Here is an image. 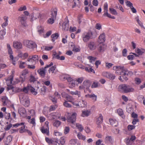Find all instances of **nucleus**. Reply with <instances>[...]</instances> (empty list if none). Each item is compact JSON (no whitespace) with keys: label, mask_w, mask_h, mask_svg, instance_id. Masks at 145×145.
Segmentation results:
<instances>
[{"label":"nucleus","mask_w":145,"mask_h":145,"mask_svg":"<svg viewBox=\"0 0 145 145\" xmlns=\"http://www.w3.org/2000/svg\"><path fill=\"white\" fill-rule=\"evenodd\" d=\"M22 93L19 95V98L20 102L25 107H28L30 103V100L29 97L27 95L28 91H21Z\"/></svg>","instance_id":"f257e3e1"},{"label":"nucleus","mask_w":145,"mask_h":145,"mask_svg":"<svg viewBox=\"0 0 145 145\" xmlns=\"http://www.w3.org/2000/svg\"><path fill=\"white\" fill-rule=\"evenodd\" d=\"M116 73L122 75L123 77L130 74L131 72L128 71L126 68L119 66L118 68L116 71Z\"/></svg>","instance_id":"f03ea898"},{"label":"nucleus","mask_w":145,"mask_h":145,"mask_svg":"<svg viewBox=\"0 0 145 145\" xmlns=\"http://www.w3.org/2000/svg\"><path fill=\"white\" fill-rule=\"evenodd\" d=\"M93 33L91 31L84 33L82 35V37L83 41L85 42H87L92 38Z\"/></svg>","instance_id":"7ed1b4c3"},{"label":"nucleus","mask_w":145,"mask_h":145,"mask_svg":"<svg viewBox=\"0 0 145 145\" xmlns=\"http://www.w3.org/2000/svg\"><path fill=\"white\" fill-rule=\"evenodd\" d=\"M13 80V76H10L5 79L6 83L7 85V89L8 90H12L14 91V87L11 84Z\"/></svg>","instance_id":"20e7f679"},{"label":"nucleus","mask_w":145,"mask_h":145,"mask_svg":"<svg viewBox=\"0 0 145 145\" xmlns=\"http://www.w3.org/2000/svg\"><path fill=\"white\" fill-rule=\"evenodd\" d=\"M103 9L104 13L103 14V16L107 17L109 18H111L112 19H115V18L114 16H112L110 14L108 13V4L107 3H106L104 4Z\"/></svg>","instance_id":"39448f33"},{"label":"nucleus","mask_w":145,"mask_h":145,"mask_svg":"<svg viewBox=\"0 0 145 145\" xmlns=\"http://www.w3.org/2000/svg\"><path fill=\"white\" fill-rule=\"evenodd\" d=\"M49 122L48 121L45 122L43 126L41 128L40 131L43 134H46L47 136L49 135V132L48 127Z\"/></svg>","instance_id":"423d86ee"},{"label":"nucleus","mask_w":145,"mask_h":145,"mask_svg":"<svg viewBox=\"0 0 145 145\" xmlns=\"http://www.w3.org/2000/svg\"><path fill=\"white\" fill-rule=\"evenodd\" d=\"M27 17L24 15H22L18 18V20L20 23L23 27H26L27 26L26 22Z\"/></svg>","instance_id":"0eeeda50"},{"label":"nucleus","mask_w":145,"mask_h":145,"mask_svg":"<svg viewBox=\"0 0 145 145\" xmlns=\"http://www.w3.org/2000/svg\"><path fill=\"white\" fill-rule=\"evenodd\" d=\"M39 59V58L37 55H34L29 56L27 60L31 64L35 65L36 63L38 61Z\"/></svg>","instance_id":"6e6552de"},{"label":"nucleus","mask_w":145,"mask_h":145,"mask_svg":"<svg viewBox=\"0 0 145 145\" xmlns=\"http://www.w3.org/2000/svg\"><path fill=\"white\" fill-rule=\"evenodd\" d=\"M53 65V63L51 62L50 64L47 65L44 68H42L38 70L37 72L41 76H44L45 74L46 69L51 66Z\"/></svg>","instance_id":"1a4fd4ad"},{"label":"nucleus","mask_w":145,"mask_h":145,"mask_svg":"<svg viewBox=\"0 0 145 145\" xmlns=\"http://www.w3.org/2000/svg\"><path fill=\"white\" fill-rule=\"evenodd\" d=\"M26 46L29 48H33L36 47L37 45L35 43L31 40H27L25 42Z\"/></svg>","instance_id":"9d476101"},{"label":"nucleus","mask_w":145,"mask_h":145,"mask_svg":"<svg viewBox=\"0 0 145 145\" xmlns=\"http://www.w3.org/2000/svg\"><path fill=\"white\" fill-rule=\"evenodd\" d=\"M76 114L74 112L71 115H69L67 117V121L68 122L73 123L76 120Z\"/></svg>","instance_id":"9b49d317"},{"label":"nucleus","mask_w":145,"mask_h":145,"mask_svg":"<svg viewBox=\"0 0 145 145\" xmlns=\"http://www.w3.org/2000/svg\"><path fill=\"white\" fill-rule=\"evenodd\" d=\"M114 138L112 136L107 135L105 137V142L106 144L112 145L114 143Z\"/></svg>","instance_id":"f8f14e48"},{"label":"nucleus","mask_w":145,"mask_h":145,"mask_svg":"<svg viewBox=\"0 0 145 145\" xmlns=\"http://www.w3.org/2000/svg\"><path fill=\"white\" fill-rule=\"evenodd\" d=\"M118 89L122 91H131L130 86L124 84L120 85L118 86Z\"/></svg>","instance_id":"ddd939ff"},{"label":"nucleus","mask_w":145,"mask_h":145,"mask_svg":"<svg viewBox=\"0 0 145 145\" xmlns=\"http://www.w3.org/2000/svg\"><path fill=\"white\" fill-rule=\"evenodd\" d=\"M28 73V71L26 69H25L22 72L20 78V81L22 82H24L25 79L26 75Z\"/></svg>","instance_id":"4468645a"},{"label":"nucleus","mask_w":145,"mask_h":145,"mask_svg":"<svg viewBox=\"0 0 145 145\" xmlns=\"http://www.w3.org/2000/svg\"><path fill=\"white\" fill-rule=\"evenodd\" d=\"M105 40V34L104 33H103L99 36L98 42L99 44H101L104 42Z\"/></svg>","instance_id":"2eb2a0df"},{"label":"nucleus","mask_w":145,"mask_h":145,"mask_svg":"<svg viewBox=\"0 0 145 145\" xmlns=\"http://www.w3.org/2000/svg\"><path fill=\"white\" fill-rule=\"evenodd\" d=\"M91 86L90 83L89 81H84L83 83V88L84 90H88Z\"/></svg>","instance_id":"dca6fc26"},{"label":"nucleus","mask_w":145,"mask_h":145,"mask_svg":"<svg viewBox=\"0 0 145 145\" xmlns=\"http://www.w3.org/2000/svg\"><path fill=\"white\" fill-rule=\"evenodd\" d=\"M88 47L91 50H95L96 48V46L94 42H90L88 43Z\"/></svg>","instance_id":"f3484780"},{"label":"nucleus","mask_w":145,"mask_h":145,"mask_svg":"<svg viewBox=\"0 0 145 145\" xmlns=\"http://www.w3.org/2000/svg\"><path fill=\"white\" fill-rule=\"evenodd\" d=\"M57 113L53 112L50 113L48 116V118L50 120H53L58 117Z\"/></svg>","instance_id":"a211bd4d"},{"label":"nucleus","mask_w":145,"mask_h":145,"mask_svg":"<svg viewBox=\"0 0 145 145\" xmlns=\"http://www.w3.org/2000/svg\"><path fill=\"white\" fill-rule=\"evenodd\" d=\"M7 48L8 49V54H10L9 57L10 59H13V56L12 55L13 54V52L10 46V45L9 44H7Z\"/></svg>","instance_id":"6ab92c4d"},{"label":"nucleus","mask_w":145,"mask_h":145,"mask_svg":"<svg viewBox=\"0 0 145 145\" xmlns=\"http://www.w3.org/2000/svg\"><path fill=\"white\" fill-rule=\"evenodd\" d=\"M105 48L106 46L105 45L100 44L98 45L97 49L99 52H103L105 50Z\"/></svg>","instance_id":"aec40b11"},{"label":"nucleus","mask_w":145,"mask_h":145,"mask_svg":"<svg viewBox=\"0 0 145 145\" xmlns=\"http://www.w3.org/2000/svg\"><path fill=\"white\" fill-rule=\"evenodd\" d=\"M13 46L15 48L17 49H20L22 47V43L20 42H14Z\"/></svg>","instance_id":"412c9836"},{"label":"nucleus","mask_w":145,"mask_h":145,"mask_svg":"<svg viewBox=\"0 0 145 145\" xmlns=\"http://www.w3.org/2000/svg\"><path fill=\"white\" fill-rule=\"evenodd\" d=\"M109 121L110 124L113 126L116 127L118 125V121L115 119H110Z\"/></svg>","instance_id":"4be33fe9"},{"label":"nucleus","mask_w":145,"mask_h":145,"mask_svg":"<svg viewBox=\"0 0 145 145\" xmlns=\"http://www.w3.org/2000/svg\"><path fill=\"white\" fill-rule=\"evenodd\" d=\"M117 113L123 119L125 118V116L124 114V112L123 110L120 108H119L117 109Z\"/></svg>","instance_id":"5701e85b"},{"label":"nucleus","mask_w":145,"mask_h":145,"mask_svg":"<svg viewBox=\"0 0 145 145\" xmlns=\"http://www.w3.org/2000/svg\"><path fill=\"white\" fill-rule=\"evenodd\" d=\"M79 107H86L87 106V103L84 100L81 99L80 100L79 102Z\"/></svg>","instance_id":"b1692460"},{"label":"nucleus","mask_w":145,"mask_h":145,"mask_svg":"<svg viewBox=\"0 0 145 145\" xmlns=\"http://www.w3.org/2000/svg\"><path fill=\"white\" fill-rule=\"evenodd\" d=\"M103 118L101 114L99 115V116L98 118H97L96 121V124L99 125L101 123L103 122Z\"/></svg>","instance_id":"393cba45"},{"label":"nucleus","mask_w":145,"mask_h":145,"mask_svg":"<svg viewBox=\"0 0 145 145\" xmlns=\"http://www.w3.org/2000/svg\"><path fill=\"white\" fill-rule=\"evenodd\" d=\"M61 77L64 79H66L69 83L71 82L72 80H75L73 79L69 75H62Z\"/></svg>","instance_id":"a878e982"},{"label":"nucleus","mask_w":145,"mask_h":145,"mask_svg":"<svg viewBox=\"0 0 145 145\" xmlns=\"http://www.w3.org/2000/svg\"><path fill=\"white\" fill-rule=\"evenodd\" d=\"M3 19L5 22L1 25V26L3 28L5 27L8 25V17L5 16L4 17Z\"/></svg>","instance_id":"bb28decb"},{"label":"nucleus","mask_w":145,"mask_h":145,"mask_svg":"<svg viewBox=\"0 0 145 145\" xmlns=\"http://www.w3.org/2000/svg\"><path fill=\"white\" fill-rule=\"evenodd\" d=\"M69 21L67 22H64L62 24V29L64 30L67 31L69 27Z\"/></svg>","instance_id":"cd10ccee"},{"label":"nucleus","mask_w":145,"mask_h":145,"mask_svg":"<svg viewBox=\"0 0 145 145\" xmlns=\"http://www.w3.org/2000/svg\"><path fill=\"white\" fill-rule=\"evenodd\" d=\"M57 13V10L56 8H54L52 9L51 11V16L53 18H56Z\"/></svg>","instance_id":"c85d7f7f"},{"label":"nucleus","mask_w":145,"mask_h":145,"mask_svg":"<svg viewBox=\"0 0 145 145\" xmlns=\"http://www.w3.org/2000/svg\"><path fill=\"white\" fill-rule=\"evenodd\" d=\"M6 34L5 29L1 30L0 31V40H3L4 39V36Z\"/></svg>","instance_id":"c756f323"},{"label":"nucleus","mask_w":145,"mask_h":145,"mask_svg":"<svg viewBox=\"0 0 145 145\" xmlns=\"http://www.w3.org/2000/svg\"><path fill=\"white\" fill-rule=\"evenodd\" d=\"M91 111L90 110H86L82 111V116L83 117H87L90 114Z\"/></svg>","instance_id":"7c9ffc66"},{"label":"nucleus","mask_w":145,"mask_h":145,"mask_svg":"<svg viewBox=\"0 0 145 145\" xmlns=\"http://www.w3.org/2000/svg\"><path fill=\"white\" fill-rule=\"evenodd\" d=\"M22 91H34L35 89L29 84H28L26 87H24Z\"/></svg>","instance_id":"2f4dec72"},{"label":"nucleus","mask_w":145,"mask_h":145,"mask_svg":"<svg viewBox=\"0 0 145 145\" xmlns=\"http://www.w3.org/2000/svg\"><path fill=\"white\" fill-rule=\"evenodd\" d=\"M37 78L32 74L31 75L29 76V81L31 83H34L35 82L37 81Z\"/></svg>","instance_id":"473e14b6"},{"label":"nucleus","mask_w":145,"mask_h":145,"mask_svg":"<svg viewBox=\"0 0 145 145\" xmlns=\"http://www.w3.org/2000/svg\"><path fill=\"white\" fill-rule=\"evenodd\" d=\"M37 31L41 35L44 32V28L41 26H38L37 28Z\"/></svg>","instance_id":"72a5a7b5"},{"label":"nucleus","mask_w":145,"mask_h":145,"mask_svg":"<svg viewBox=\"0 0 145 145\" xmlns=\"http://www.w3.org/2000/svg\"><path fill=\"white\" fill-rule=\"evenodd\" d=\"M77 134V136L79 140H84L86 139V137L82 135L81 133L78 132Z\"/></svg>","instance_id":"f704fd0d"},{"label":"nucleus","mask_w":145,"mask_h":145,"mask_svg":"<svg viewBox=\"0 0 145 145\" xmlns=\"http://www.w3.org/2000/svg\"><path fill=\"white\" fill-rule=\"evenodd\" d=\"M3 105V106H5L7 105V103L8 101V99L6 96H3L1 97Z\"/></svg>","instance_id":"c9c22d12"},{"label":"nucleus","mask_w":145,"mask_h":145,"mask_svg":"<svg viewBox=\"0 0 145 145\" xmlns=\"http://www.w3.org/2000/svg\"><path fill=\"white\" fill-rule=\"evenodd\" d=\"M87 96H88V97H89L91 98L94 102L97 100V96L94 94H88L87 95Z\"/></svg>","instance_id":"e433bc0d"},{"label":"nucleus","mask_w":145,"mask_h":145,"mask_svg":"<svg viewBox=\"0 0 145 145\" xmlns=\"http://www.w3.org/2000/svg\"><path fill=\"white\" fill-rule=\"evenodd\" d=\"M56 68V65L52 66V67L49 68L48 72L49 73L52 72V73L56 74V71L55 72V70Z\"/></svg>","instance_id":"4c0bfd02"},{"label":"nucleus","mask_w":145,"mask_h":145,"mask_svg":"<svg viewBox=\"0 0 145 145\" xmlns=\"http://www.w3.org/2000/svg\"><path fill=\"white\" fill-rule=\"evenodd\" d=\"M59 37V35L58 33H55L51 35V37L52 38V41L54 42L55 40L57 39Z\"/></svg>","instance_id":"58836bf2"},{"label":"nucleus","mask_w":145,"mask_h":145,"mask_svg":"<svg viewBox=\"0 0 145 145\" xmlns=\"http://www.w3.org/2000/svg\"><path fill=\"white\" fill-rule=\"evenodd\" d=\"M109 10L110 13L113 15H118V13L116 10L114 8H109Z\"/></svg>","instance_id":"ea45409f"},{"label":"nucleus","mask_w":145,"mask_h":145,"mask_svg":"<svg viewBox=\"0 0 145 145\" xmlns=\"http://www.w3.org/2000/svg\"><path fill=\"white\" fill-rule=\"evenodd\" d=\"M76 82V80H72L71 82L69 83V86L70 88H72L74 87L75 85V83Z\"/></svg>","instance_id":"a19ab883"},{"label":"nucleus","mask_w":145,"mask_h":145,"mask_svg":"<svg viewBox=\"0 0 145 145\" xmlns=\"http://www.w3.org/2000/svg\"><path fill=\"white\" fill-rule=\"evenodd\" d=\"M105 64L106 67L108 69L110 68L114 65L113 64L107 62H105Z\"/></svg>","instance_id":"79ce46f5"},{"label":"nucleus","mask_w":145,"mask_h":145,"mask_svg":"<svg viewBox=\"0 0 145 145\" xmlns=\"http://www.w3.org/2000/svg\"><path fill=\"white\" fill-rule=\"evenodd\" d=\"M71 93L72 95H77L78 97H80V91H71Z\"/></svg>","instance_id":"37998d69"},{"label":"nucleus","mask_w":145,"mask_h":145,"mask_svg":"<svg viewBox=\"0 0 145 145\" xmlns=\"http://www.w3.org/2000/svg\"><path fill=\"white\" fill-rule=\"evenodd\" d=\"M57 105H52L50 107L49 111L50 112L54 111L57 108Z\"/></svg>","instance_id":"c03bdc74"},{"label":"nucleus","mask_w":145,"mask_h":145,"mask_svg":"<svg viewBox=\"0 0 145 145\" xmlns=\"http://www.w3.org/2000/svg\"><path fill=\"white\" fill-rule=\"evenodd\" d=\"M28 121L30 124L33 125V126L35 125V118H32L31 119L28 120Z\"/></svg>","instance_id":"a18cd8bd"},{"label":"nucleus","mask_w":145,"mask_h":145,"mask_svg":"<svg viewBox=\"0 0 145 145\" xmlns=\"http://www.w3.org/2000/svg\"><path fill=\"white\" fill-rule=\"evenodd\" d=\"M28 113L29 115L33 116L35 115V113L34 110L31 109L28 111Z\"/></svg>","instance_id":"49530a36"},{"label":"nucleus","mask_w":145,"mask_h":145,"mask_svg":"<svg viewBox=\"0 0 145 145\" xmlns=\"http://www.w3.org/2000/svg\"><path fill=\"white\" fill-rule=\"evenodd\" d=\"M88 59L89 60V61L91 63H92L95 61L96 59V58L92 56H89L88 57Z\"/></svg>","instance_id":"de8ad7c7"},{"label":"nucleus","mask_w":145,"mask_h":145,"mask_svg":"<svg viewBox=\"0 0 145 145\" xmlns=\"http://www.w3.org/2000/svg\"><path fill=\"white\" fill-rule=\"evenodd\" d=\"M61 122L58 120L55 121L53 123V125L57 127H58L61 124Z\"/></svg>","instance_id":"09e8293b"},{"label":"nucleus","mask_w":145,"mask_h":145,"mask_svg":"<svg viewBox=\"0 0 145 145\" xmlns=\"http://www.w3.org/2000/svg\"><path fill=\"white\" fill-rule=\"evenodd\" d=\"M19 112L20 115L25 114L26 113L25 109L24 108H20L19 110Z\"/></svg>","instance_id":"8fccbe9b"},{"label":"nucleus","mask_w":145,"mask_h":145,"mask_svg":"<svg viewBox=\"0 0 145 145\" xmlns=\"http://www.w3.org/2000/svg\"><path fill=\"white\" fill-rule=\"evenodd\" d=\"M25 126L24 125L23 127H22L20 129L19 132L20 133H22L24 132H26V129H25Z\"/></svg>","instance_id":"3c124183"},{"label":"nucleus","mask_w":145,"mask_h":145,"mask_svg":"<svg viewBox=\"0 0 145 145\" xmlns=\"http://www.w3.org/2000/svg\"><path fill=\"white\" fill-rule=\"evenodd\" d=\"M56 18H53L51 16V17L49 18L48 21L47 23L50 24H53L54 22V19Z\"/></svg>","instance_id":"603ef678"},{"label":"nucleus","mask_w":145,"mask_h":145,"mask_svg":"<svg viewBox=\"0 0 145 145\" xmlns=\"http://www.w3.org/2000/svg\"><path fill=\"white\" fill-rule=\"evenodd\" d=\"M126 5L130 8L132 7L133 6V4L130 1H126L125 2Z\"/></svg>","instance_id":"864d4df0"},{"label":"nucleus","mask_w":145,"mask_h":145,"mask_svg":"<svg viewBox=\"0 0 145 145\" xmlns=\"http://www.w3.org/2000/svg\"><path fill=\"white\" fill-rule=\"evenodd\" d=\"M76 127L80 132L82 131L83 130V128L81 125L79 123H77L76 124Z\"/></svg>","instance_id":"5fc2aeb1"},{"label":"nucleus","mask_w":145,"mask_h":145,"mask_svg":"<svg viewBox=\"0 0 145 145\" xmlns=\"http://www.w3.org/2000/svg\"><path fill=\"white\" fill-rule=\"evenodd\" d=\"M41 17V14L39 13H37L34 14L33 17L35 19L40 18Z\"/></svg>","instance_id":"6e6d98bb"},{"label":"nucleus","mask_w":145,"mask_h":145,"mask_svg":"<svg viewBox=\"0 0 145 145\" xmlns=\"http://www.w3.org/2000/svg\"><path fill=\"white\" fill-rule=\"evenodd\" d=\"M115 76L113 74L109 72L108 78L110 80H114L115 79Z\"/></svg>","instance_id":"4d7b16f0"},{"label":"nucleus","mask_w":145,"mask_h":145,"mask_svg":"<svg viewBox=\"0 0 145 145\" xmlns=\"http://www.w3.org/2000/svg\"><path fill=\"white\" fill-rule=\"evenodd\" d=\"M45 140L46 142L48 143L49 144H52V138H50L48 137H46Z\"/></svg>","instance_id":"13d9d810"},{"label":"nucleus","mask_w":145,"mask_h":145,"mask_svg":"<svg viewBox=\"0 0 145 145\" xmlns=\"http://www.w3.org/2000/svg\"><path fill=\"white\" fill-rule=\"evenodd\" d=\"M25 63V62L21 61L19 65V67L22 69H24L25 67L24 65Z\"/></svg>","instance_id":"bf43d9fd"},{"label":"nucleus","mask_w":145,"mask_h":145,"mask_svg":"<svg viewBox=\"0 0 145 145\" xmlns=\"http://www.w3.org/2000/svg\"><path fill=\"white\" fill-rule=\"evenodd\" d=\"M78 140L77 139H72L70 141V143L71 144L75 145L77 143Z\"/></svg>","instance_id":"052dcab7"},{"label":"nucleus","mask_w":145,"mask_h":145,"mask_svg":"<svg viewBox=\"0 0 145 145\" xmlns=\"http://www.w3.org/2000/svg\"><path fill=\"white\" fill-rule=\"evenodd\" d=\"M63 105L66 107L70 108L71 107V105L69 104L68 101H65L63 103Z\"/></svg>","instance_id":"680f3d73"},{"label":"nucleus","mask_w":145,"mask_h":145,"mask_svg":"<svg viewBox=\"0 0 145 145\" xmlns=\"http://www.w3.org/2000/svg\"><path fill=\"white\" fill-rule=\"evenodd\" d=\"M85 69L86 71L88 72H93L94 73H95V72L93 69H92L91 67H90L89 69L88 68L86 67L85 68Z\"/></svg>","instance_id":"e2e57ef3"},{"label":"nucleus","mask_w":145,"mask_h":145,"mask_svg":"<svg viewBox=\"0 0 145 145\" xmlns=\"http://www.w3.org/2000/svg\"><path fill=\"white\" fill-rule=\"evenodd\" d=\"M52 56L53 58H56L57 59H59L60 56L59 55H57V53L56 52H54L52 54Z\"/></svg>","instance_id":"0e129e2a"},{"label":"nucleus","mask_w":145,"mask_h":145,"mask_svg":"<svg viewBox=\"0 0 145 145\" xmlns=\"http://www.w3.org/2000/svg\"><path fill=\"white\" fill-rule=\"evenodd\" d=\"M99 83L98 82H94L92 84L91 88H97L98 86Z\"/></svg>","instance_id":"69168bd1"},{"label":"nucleus","mask_w":145,"mask_h":145,"mask_svg":"<svg viewBox=\"0 0 145 145\" xmlns=\"http://www.w3.org/2000/svg\"><path fill=\"white\" fill-rule=\"evenodd\" d=\"M135 126L133 125H129L127 126L128 130L130 131L135 128Z\"/></svg>","instance_id":"338daca9"},{"label":"nucleus","mask_w":145,"mask_h":145,"mask_svg":"<svg viewBox=\"0 0 145 145\" xmlns=\"http://www.w3.org/2000/svg\"><path fill=\"white\" fill-rule=\"evenodd\" d=\"M66 99L68 101L70 102H71V103L72 102V100H73V98L69 95H67L66 97Z\"/></svg>","instance_id":"774afa93"}]
</instances>
